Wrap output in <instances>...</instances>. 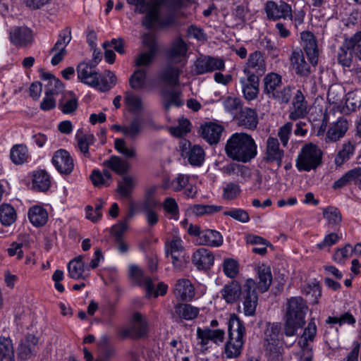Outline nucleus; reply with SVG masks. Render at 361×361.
Masks as SVG:
<instances>
[{"instance_id": "16", "label": "nucleus", "mask_w": 361, "mask_h": 361, "mask_svg": "<svg viewBox=\"0 0 361 361\" xmlns=\"http://www.w3.org/2000/svg\"><path fill=\"white\" fill-rule=\"evenodd\" d=\"M349 121L343 117H339L336 121L332 123L326 133V142H335L345 136L349 129Z\"/></svg>"}, {"instance_id": "8", "label": "nucleus", "mask_w": 361, "mask_h": 361, "mask_svg": "<svg viewBox=\"0 0 361 361\" xmlns=\"http://www.w3.org/2000/svg\"><path fill=\"white\" fill-rule=\"evenodd\" d=\"M225 61L224 59L209 56L198 58L193 64L192 71L195 75H203L216 71H224Z\"/></svg>"}, {"instance_id": "12", "label": "nucleus", "mask_w": 361, "mask_h": 361, "mask_svg": "<svg viewBox=\"0 0 361 361\" xmlns=\"http://www.w3.org/2000/svg\"><path fill=\"white\" fill-rule=\"evenodd\" d=\"M71 40V30L69 27H66L60 32L58 40L50 50L51 53L55 52L51 60V63L53 66L58 65L66 55V47L70 43Z\"/></svg>"}, {"instance_id": "23", "label": "nucleus", "mask_w": 361, "mask_h": 361, "mask_svg": "<svg viewBox=\"0 0 361 361\" xmlns=\"http://www.w3.org/2000/svg\"><path fill=\"white\" fill-rule=\"evenodd\" d=\"M147 333V324L141 314L136 312L133 314L131 326L125 331L126 335L134 338H139L146 336Z\"/></svg>"}, {"instance_id": "55", "label": "nucleus", "mask_w": 361, "mask_h": 361, "mask_svg": "<svg viewBox=\"0 0 361 361\" xmlns=\"http://www.w3.org/2000/svg\"><path fill=\"white\" fill-rule=\"evenodd\" d=\"M317 334V326L314 319H312L305 329L302 336L298 341L300 346L310 345L308 341H313Z\"/></svg>"}, {"instance_id": "32", "label": "nucleus", "mask_w": 361, "mask_h": 361, "mask_svg": "<svg viewBox=\"0 0 361 361\" xmlns=\"http://www.w3.org/2000/svg\"><path fill=\"white\" fill-rule=\"evenodd\" d=\"M181 91L176 87L171 90H165L161 92L163 97V104L166 109H169L171 106H180L183 104L181 99Z\"/></svg>"}, {"instance_id": "45", "label": "nucleus", "mask_w": 361, "mask_h": 361, "mask_svg": "<svg viewBox=\"0 0 361 361\" xmlns=\"http://www.w3.org/2000/svg\"><path fill=\"white\" fill-rule=\"evenodd\" d=\"M0 361H15L13 343L9 338H0Z\"/></svg>"}, {"instance_id": "50", "label": "nucleus", "mask_w": 361, "mask_h": 361, "mask_svg": "<svg viewBox=\"0 0 361 361\" xmlns=\"http://www.w3.org/2000/svg\"><path fill=\"white\" fill-rule=\"evenodd\" d=\"M142 125L143 119L142 118H134L129 125L124 126L123 135L131 139H135L140 133Z\"/></svg>"}, {"instance_id": "64", "label": "nucleus", "mask_w": 361, "mask_h": 361, "mask_svg": "<svg viewBox=\"0 0 361 361\" xmlns=\"http://www.w3.org/2000/svg\"><path fill=\"white\" fill-rule=\"evenodd\" d=\"M190 131V123L188 119L179 120L178 125L170 128V133L175 137H181Z\"/></svg>"}, {"instance_id": "26", "label": "nucleus", "mask_w": 361, "mask_h": 361, "mask_svg": "<svg viewBox=\"0 0 361 361\" xmlns=\"http://www.w3.org/2000/svg\"><path fill=\"white\" fill-rule=\"evenodd\" d=\"M38 338L34 335H27L20 342L18 348V355L22 360H27L35 355L38 350Z\"/></svg>"}, {"instance_id": "9", "label": "nucleus", "mask_w": 361, "mask_h": 361, "mask_svg": "<svg viewBox=\"0 0 361 361\" xmlns=\"http://www.w3.org/2000/svg\"><path fill=\"white\" fill-rule=\"evenodd\" d=\"M264 11L269 20H277L282 18L291 20L293 18L291 6L283 1H268L265 4Z\"/></svg>"}, {"instance_id": "21", "label": "nucleus", "mask_w": 361, "mask_h": 361, "mask_svg": "<svg viewBox=\"0 0 361 361\" xmlns=\"http://www.w3.org/2000/svg\"><path fill=\"white\" fill-rule=\"evenodd\" d=\"M200 312V309L187 303H178L174 306V310L171 312L172 318L177 322L184 320H192L195 319Z\"/></svg>"}, {"instance_id": "41", "label": "nucleus", "mask_w": 361, "mask_h": 361, "mask_svg": "<svg viewBox=\"0 0 361 361\" xmlns=\"http://www.w3.org/2000/svg\"><path fill=\"white\" fill-rule=\"evenodd\" d=\"M78 99L72 92H66L59 100V108L63 114H71L78 108Z\"/></svg>"}, {"instance_id": "44", "label": "nucleus", "mask_w": 361, "mask_h": 361, "mask_svg": "<svg viewBox=\"0 0 361 361\" xmlns=\"http://www.w3.org/2000/svg\"><path fill=\"white\" fill-rule=\"evenodd\" d=\"M17 218L15 209L9 204L0 206V221L5 226L13 224Z\"/></svg>"}, {"instance_id": "19", "label": "nucleus", "mask_w": 361, "mask_h": 361, "mask_svg": "<svg viewBox=\"0 0 361 361\" xmlns=\"http://www.w3.org/2000/svg\"><path fill=\"white\" fill-rule=\"evenodd\" d=\"M307 114V102L302 92L300 90H298L293 99L289 118L293 121H297L305 118Z\"/></svg>"}, {"instance_id": "1", "label": "nucleus", "mask_w": 361, "mask_h": 361, "mask_svg": "<svg viewBox=\"0 0 361 361\" xmlns=\"http://www.w3.org/2000/svg\"><path fill=\"white\" fill-rule=\"evenodd\" d=\"M161 2L157 0L149 9L143 18L142 24L146 28L151 30L155 27L167 28L178 25V19L185 17L181 11L186 6L185 0H166L164 5L166 8L164 14L160 12Z\"/></svg>"}, {"instance_id": "25", "label": "nucleus", "mask_w": 361, "mask_h": 361, "mask_svg": "<svg viewBox=\"0 0 361 361\" xmlns=\"http://www.w3.org/2000/svg\"><path fill=\"white\" fill-rule=\"evenodd\" d=\"M224 128L215 123H208L201 126V135L210 145L217 144L221 139Z\"/></svg>"}, {"instance_id": "57", "label": "nucleus", "mask_w": 361, "mask_h": 361, "mask_svg": "<svg viewBox=\"0 0 361 361\" xmlns=\"http://www.w3.org/2000/svg\"><path fill=\"white\" fill-rule=\"evenodd\" d=\"M190 209L193 214L199 216L218 212L222 210L223 207L211 204H194Z\"/></svg>"}, {"instance_id": "56", "label": "nucleus", "mask_w": 361, "mask_h": 361, "mask_svg": "<svg viewBox=\"0 0 361 361\" xmlns=\"http://www.w3.org/2000/svg\"><path fill=\"white\" fill-rule=\"evenodd\" d=\"M147 73L145 70L138 69L135 71L129 79V84L131 88L139 90L143 88L146 82Z\"/></svg>"}, {"instance_id": "42", "label": "nucleus", "mask_w": 361, "mask_h": 361, "mask_svg": "<svg viewBox=\"0 0 361 361\" xmlns=\"http://www.w3.org/2000/svg\"><path fill=\"white\" fill-rule=\"evenodd\" d=\"M355 148V146L352 142L348 141L344 142L335 157V164L337 166H341L349 160L354 154Z\"/></svg>"}, {"instance_id": "4", "label": "nucleus", "mask_w": 361, "mask_h": 361, "mask_svg": "<svg viewBox=\"0 0 361 361\" xmlns=\"http://www.w3.org/2000/svg\"><path fill=\"white\" fill-rule=\"evenodd\" d=\"M228 341L226 345L225 353L227 357H238L244 344L246 329L243 322L235 314H231L228 323Z\"/></svg>"}, {"instance_id": "49", "label": "nucleus", "mask_w": 361, "mask_h": 361, "mask_svg": "<svg viewBox=\"0 0 361 361\" xmlns=\"http://www.w3.org/2000/svg\"><path fill=\"white\" fill-rule=\"evenodd\" d=\"M117 78L116 75L109 70H106L102 76L99 77V85L96 87L102 92H106L116 85Z\"/></svg>"}, {"instance_id": "27", "label": "nucleus", "mask_w": 361, "mask_h": 361, "mask_svg": "<svg viewBox=\"0 0 361 361\" xmlns=\"http://www.w3.org/2000/svg\"><path fill=\"white\" fill-rule=\"evenodd\" d=\"M187 46L185 42L179 38L172 44L167 51V58L171 63H181L186 56Z\"/></svg>"}, {"instance_id": "38", "label": "nucleus", "mask_w": 361, "mask_h": 361, "mask_svg": "<svg viewBox=\"0 0 361 361\" xmlns=\"http://www.w3.org/2000/svg\"><path fill=\"white\" fill-rule=\"evenodd\" d=\"M281 76L275 73L267 74L264 78V92L269 97L281 87Z\"/></svg>"}, {"instance_id": "43", "label": "nucleus", "mask_w": 361, "mask_h": 361, "mask_svg": "<svg viewBox=\"0 0 361 361\" xmlns=\"http://www.w3.org/2000/svg\"><path fill=\"white\" fill-rule=\"evenodd\" d=\"M10 157L15 164H24L29 158L27 147L23 144L14 145L11 149Z\"/></svg>"}, {"instance_id": "40", "label": "nucleus", "mask_w": 361, "mask_h": 361, "mask_svg": "<svg viewBox=\"0 0 361 361\" xmlns=\"http://www.w3.org/2000/svg\"><path fill=\"white\" fill-rule=\"evenodd\" d=\"M104 165L111 169L118 175L126 173L130 165L127 161L117 156H111L108 160L104 162Z\"/></svg>"}, {"instance_id": "6", "label": "nucleus", "mask_w": 361, "mask_h": 361, "mask_svg": "<svg viewBox=\"0 0 361 361\" xmlns=\"http://www.w3.org/2000/svg\"><path fill=\"white\" fill-rule=\"evenodd\" d=\"M281 324L269 323L264 331V348L270 359H278L282 353Z\"/></svg>"}, {"instance_id": "11", "label": "nucleus", "mask_w": 361, "mask_h": 361, "mask_svg": "<svg viewBox=\"0 0 361 361\" xmlns=\"http://www.w3.org/2000/svg\"><path fill=\"white\" fill-rule=\"evenodd\" d=\"M243 72L247 77H257L258 79L265 73L266 64L260 51H255L249 56Z\"/></svg>"}, {"instance_id": "34", "label": "nucleus", "mask_w": 361, "mask_h": 361, "mask_svg": "<svg viewBox=\"0 0 361 361\" xmlns=\"http://www.w3.org/2000/svg\"><path fill=\"white\" fill-rule=\"evenodd\" d=\"M198 244L210 247H219L223 244V237L219 232L215 230L206 229L202 231Z\"/></svg>"}, {"instance_id": "48", "label": "nucleus", "mask_w": 361, "mask_h": 361, "mask_svg": "<svg viewBox=\"0 0 361 361\" xmlns=\"http://www.w3.org/2000/svg\"><path fill=\"white\" fill-rule=\"evenodd\" d=\"M134 186L133 178L129 176H124L122 180L118 181L116 190L122 197L128 198L131 195Z\"/></svg>"}, {"instance_id": "3", "label": "nucleus", "mask_w": 361, "mask_h": 361, "mask_svg": "<svg viewBox=\"0 0 361 361\" xmlns=\"http://www.w3.org/2000/svg\"><path fill=\"white\" fill-rule=\"evenodd\" d=\"M307 310V305L301 297L291 298L288 300L284 326L287 336L295 335L297 330L303 326Z\"/></svg>"}, {"instance_id": "46", "label": "nucleus", "mask_w": 361, "mask_h": 361, "mask_svg": "<svg viewBox=\"0 0 361 361\" xmlns=\"http://www.w3.org/2000/svg\"><path fill=\"white\" fill-rule=\"evenodd\" d=\"M186 155L191 165L200 166L204 162L205 154L204 149L200 145H195L189 148Z\"/></svg>"}, {"instance_id": "20", "label": "nucleus", "mask_w": 361, "mask_h": 361, "mask_svg": "<svg viewBox=\"0 0 361 361\" xmlns=\"http://www.w3.org/2000/svg\"><path fill=\"white\" fill-rule=\"evenodd\" d=\"M9 38L13 44L17 47H26L33 41L32 32L27 27H16L9 33Z\"/></svg>"}, {"instance_id": "13", "label": "nucleus", "mask_w": 361, "mask_h": 361, "mask_svg": "<svg viewBox=\"0 0 361 361\" xmlns=\"http://www.w3.org/2000/svg\"><path fill=\"white\" fill-rule=\"evenodd\" d=\"M52 164L61 174H70L74 168L73 160L70 154L65 149H59L54 152Z\"/></svg>"}, {"instance_id": "61", "label": "nucleus", "mask_w": 361, "mask_h": 361, "mask_svg": "<svg viewBox=\"0 0 361 361\" xmlns=\"http://www.w3.org/2000/svg\"><path fill=\"white\" fill-rule=\"evenodd\" d=\"M292 97V88L290 86H286L283 88H279L269 97H271L279 103L288 104Z\"/></svg>"}, {"instance_id": "7", "label": "nucleus", "mask_w": 361, "mask_h": 361, "mask_svg": "<svg viewBox=\"0 0 361 361\" xmlns=\"http://www.w3.org/2000/svg\"><path fill=\"white\" fill-rule=\"evenodd\" d=\"M243 313L245 316L252 317L255 314L258 302V295L256 291V282L252 279H247L243 288L241 297Z\"/></svg>"}, {"instance_id": "24", "label": "nucleus", "mask_w": 361, "mask_h": 361, "mask_svg": "<svg viewBox=\"0 0 361 361\" xmlns=\"http://www.w3.org/2000/svg\"><path fill=\"white\" fill-rule=\"evenodd\" d=\"M173 293L179 300L190 301L195 296V288L188 279H181L176 281Z\"/></svg>"}, {"instance_id": "39", "label": "nucleus", "mask_w": 361, "mask_h": 361, "mask_svg": "<svg viewBox=\"0 0 361 361\" xmlns=\"http://www.w3.org/2000/svg\"><path fill=\"white\" fill-rule=\"evenodd\" d=\"M28 217L34 226L39 227L47 223L48 214L42 207L36 205L29 209Z\"/></svg>"}, {"instance_id": "37", "label": "nucleus", "mask_w": 361, "mask_h": 361, "mask_svg": "<svg viewBox=\"0 0 361 361\" xmlns=\"http://www.w3.org/2000/svg\"><path fill=\"white\" fill-rule=\"evenodd\" d=\"M51 185L49 175L44 170L35 171L32 178V187L40 192H46Z\"/></svg>"}, {"instance_id": "28", "label": "nucleus", "mask_w": 361, "mask_h": 361, "mask_svg": "<svg viewBox=\"0 0 361 361\" xmlns=\"http://www.w3.org/2000/svg\"><path fill=\"white\" fill-rule=\"evenodd\" d=\"M243 288L238 281L233 280L229 283L224 286L221 290L222 298L227 303H233L236 302L240 296L243 295Z\"/></svg>"}, {"instance_id": "31", "label": "nucleus", "mask_w": 361, "mask_h": 361, "mask_svg": "<svg viewBox=\"0 0 361 361\" xmlns=\"http://www.w3.org/2000/svg\"><path fill=\"white\" fill-rule=\"evenodd\" d=\"M257 274L259 281L256 283V289L263 293L268 290L269 288L271 281L272 275L271 269L269 267L262 264L257 267Z\"/></svg>"}, {"instance_id": "62", "label": "nucleus", "mask_w": 361, "mask_h": 361, "mask_svg": "<svg viewBox=\"0 0 361 361\" xmlns=\"http://www.w3.org/2000/svg\"><path fill=\"white\" fill-rule=\"evenodd\" d=\"M85 264L77 262H70L68 265V274L71 278L78 280L85 279L83 273L85 272Z\"/></svg>"}, {"instance_id": "51", "label": "nucleus", "mask_w": 361, "mask_h": 361, "mask_svg": "<svg viewBox=\"0 0 361 361\" xmlns=\"http://www.w3.org/2000/svg\"><path fill=\"white\" fill-rule=\"evenodd\" d=\"M185 254L183 246V240L180 237L173 238L166 243V255H169Z\"/></svg>"}, {"instance_id": "53", "label": "nucleus", "mask_w": 361, "mask_h": 361, "mask_svg": "<svg viewBox=\"0 0 361 361\" xmlns=\"http://www.w3.org/2000/svg\"><path fill=\"white\" fill-rule=\"evenodd\" d=\"M353 57L352 47H348L343 42L338 53V61L344 67H350Z\"/></svg>"}, {"instance_id": "35", "label": "nucleus", "mask_w": 361, "mask_h": 361, "mask_svg": "<svg viewBox=\"0 0 361 361\" xmlns=\"http://www.w3.org/2000/svg\"><path fill=\"white\" fill-rule=\"evenodd\" d=\"M361 178V167H355L347 171L342 177L334 182L333 188L334 189L341 188L347 184L353 182L357 185Z\"/></svg>"}, {"instance_id": "36", "label": "nucleus", "mask_w": 361, "mask_h": 361, "mask_svg": "<svg viewBox=\"0 0 361 361\" xmlns=\"http://www.w3.org/2000/svg\"><path fill=\"white\" fill-rule=\"evenodd\" d=\"M181 71L171 65H168L161 73L160 79L167 85L176 87L179 85Z\"/></svg>"}, {"instance_id": "59", "label": "nucleus", "mask_w": 361, "mask_h": 361, "mask_svg": "<svg viewBox=\"0 0 361 361\" xmlns=\"http://www.w3.org/2000/svg\"><path fill=\"white\" fill-rule=\"evenodd\" d=\"M323 216L327 220L329 224L336 226L342 221L341 212L334 207H328L323 210Z\"/></svg>"}, {"instance_id": "2", "label": "nucleus", "mask_w": 361, "mask_h": 361, "mask_svg": "<svg viewBox=\"0 0 361 361\" xmlns=\"http://www.w3.org/2000/svg\"><path fill=\"white\" fill-rule=\"evenodd\" d=\"M227 156L233 160L246 163L257 155V145L253 138L246 133H234L228 140L225 147Z\"/></svg>"}, {"instance_id": "10", "label": "nucleus", "mask_w": 361, "mask_h": 361, "mask_svg": "<svg viewBox=\"0 0 361 361\" xmlns=\"http://www.w3.org/2000/svg\"><path fill=\"white\" fill-rule=\"evenodd\" d=\"M283 157L284 151L281 149L278 139L273 137H269L266 142L263 161L267 164L276 163L278 167H280L281 166Z\"/></svg>"}, {"instance_id": "5", "label": "nucleus", "mask_w": 361, "mask_h": 361, "mask_svg": "<svg viewBox=\"0 0 361 361\" xmlns=\"http://www.w3.org/2000/svg\"><path fill=\"white\" fill-rule=\"evenodd\" d=\"M323 152L315 144L310 142L300 149L295 159V166L299 171L309 172L317 169L322 163Z\"/></svg>"}, {"instance_id": "29", "label": "nucleus", "mask_w": 361, "mask_h": 361, "mask_svg": "<svg viewBox=\"0 0 361 361\" xmlns=\"http://www.w3.org/2000/svg\"><path fill=\"white\" fill-rule=\"evenodd\" d=\"M242 85V91L245 99L248 101L255 99L259 93V79L257 77H247L240 80Z\"/></svg>"}, {"instance_id": "52", "label": "nucleus", "mask_w": 361, "mask_h": 361, "mask_svg": "<svg viewBox=\"0 0 361 361\" xmlns=\"http://www.w3.org/2000/svg\"><path fill=\"white\" fill-rule=\"evenodd\" d=\"M76 139L78 147L81 153H82L85 157L90 158L89 146L94 143L95 140L94 136L92 134H84L81 135L77 134Z\"/></svg>"}, {"instance_id": "60", "label": "nucleus", "mask_w": 361, "mask_h": 361, "mask_svg": "<svg viewBox=\"0 0 361 361\" xmlns=\"http://www.w3.org/2000/svg\"><path fill=\"white\" fill-rule=\"evenodd\" d=\"M222 268L224 274L231 279L235 278L239 273L238 262L232 258H226L224 260Z\"/></svg>"}, {"instance_id": "18", "label": "nucleus", "mask_w": 361, "mask_h": 361, "mask_svg": "<svg viewBox=\"0 0 361 361\" xmlns=\"http://www.w3.org/2000/svg\"><path fill=\"white\" fill-rule=\"evenodd\" d=\"M289 59L292 68L298 75L305 78L310 75L311 73L310 66L306 62L301 49L293 50Z\"/></svg>"}, {"instance_id": "22", "label": "nucleus", "mask_w": 361, "mask_h": 361, "mask_svg": "<svg viewBox=\"0 0 361 361\" xmlns=\"http://www.w3.org/2000/svg\"><path fill=\"white\" fill-rule=\"evenodd\" d=\"M214 261L212 252L206 248H199L192 255V262L199 270H207Z\"/></svg>"}, {"instance_id": "14", "label": "nucleus", "mask_w": 361, "mask_h": 361, "mask_svg": "<svg viewBox=\"0 0 361 361\" xmlns=\"http://www.w3.org/2000/svg\"><path fill=\"white\" fill-rule=\"evenodd\" d=\"M302 47L306 53L310 63L315 66L318 63L319 50L315 36L311 32L301 33Z\"/></svg>"}, {"instance_id": "58", "label": "nucleus", "mask_w": 361, "mask_h": 361, "mask_svg": "<svg viewBox=\"0 0 361 361\" xmlns=\"http://www.w3.org/2000/svg\"><path fill=\"white\" fill-rule=\"evenodd\" d=\"M135 13H145L157 0H126Z\"/></svg>"}, {"instance_id": "54", "label": "nucleus", "mask_w": 361, "mask_h": 361, "mask_svg": "<svg viewBox=\"0 0 361 361\" xmlns=\"http://www.w3.org/2000/svg\"><path fill=\"white\" fill-rule=\"evenodd\" d=\"M115 149L126 159H136L137 152L133 147H128L123 139L116 138L114 140Z\"/></svg>"}, {"instance_id": "17", "label": "nucleus", "mask_w": 361, "mask_h": 361, "mask_svg": "<svg viewBox=\"0 0 361 361\" xmlns=\"http://www.w3.org/2000/svg\"><path fill=\"white\" fill-rule=\"evenodd\" d=\"M94 68L95 66L87 63H80L77 67L78 79L85 84L96 87L99 85V76Z\"/></svg>"}, {"instance_id": "15", "label": "nucleus", "mask_w": 361, "mask_h": 361, "mask_svg": "<svg viewBox=\"0 0 361 361\" xmlns=\"http://www.w3.org/2000/svg\"><path fill=\"white\" fill-rule=\"evenodd\" d=\"M129 274L137 285L145 288L147 297L153 296L154 298H157L159 296V293L154 290L152 279L145 276L142 270L138 267L131 265Z\"/></svg>"}, {"instance_id": "30", "label": "nucleus", "mask_w": 361, "mask_h": 361, "mask_svg": "<svg viewBox=\"0 0 361 361\" xmlns=\"http://www.w3.org/2000/svg\"><path fill=\"white\" fill-rule=\"evenodd\" d=\"M238 125L247 129L254 130L258 124V116L257 112L250 108L241 109L237 118Z\"/></svg>"}, {"instance_id": "63", "label": "nucleus", "mask_w": 361, "mask_h": 361, "mask_svg": "<svg viewBox=\"0 0 361 361\" xmlns=\"http://www.w3.org/2000/svg\"><path fill=\"white\" fill-rule=\"evenodd\" d=\"M344 96V90L341 86L334 85L330 86L327 92V99L332 104H338Z\"/></svg>"}, {"instance_id": "33", "label": "nucleus", "mask_w": 361, "mask_h": 361, "mask_svg": "<svg viewBox=\"0 0 361 361\" xmlns=\"http://www.w3.org/2000/svg\"><path fill=\"white\" fill-rule=\"evenodd\" d=\"M41 78L48 81L46 85L45 94L55 95L63 92L64 85L63 82L53 74L42 71Z\"/></svg>"}, {"instance_id": "47", "label": "nucleus", "mask_w": 361, "mask_h": 361, "mask_svg": "<svg viewBox=\"0 0 361 361\" xmlns=\"http://www.w3.org/2000/svg\"><path fill=\"white\" fill-rule=\"evenodd\" d=\"M124 102L128 111L133 114H138L143 110L142 99L132 92L127 91L126 92Z\"/></svg>"}]
</instances>
